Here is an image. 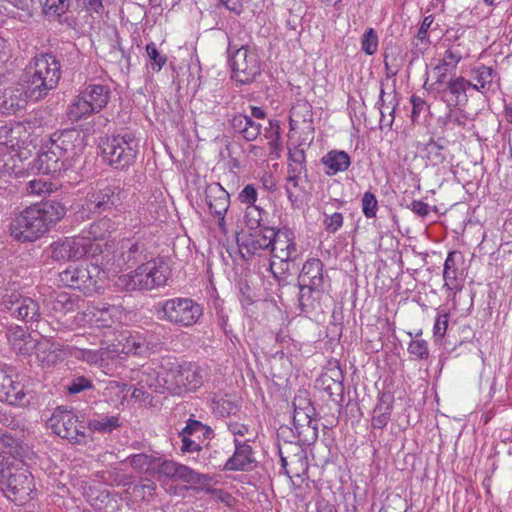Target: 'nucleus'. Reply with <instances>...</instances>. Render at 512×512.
Here are the masks:
<instances>
[{
    "label": "nucleus",
    "instance_id": "obj_1",
    "mask_svg": "<svg viewBox=\"0 0 512 512\" xmlns=\"http://www.w3.org/2000/svg\"><path fill=\"white\" fill-rule=\"evenodd\" d=\"M66 213L58 201H45L25 208L10 225L11 236L20 242H33L43 236Z\"/></svg>",
    "mask_w": 512,
    "mask_h": 512
},
{
    "label": "nucleus",
    "instance_id": "obj_2",
    "mask_svg": "<svg viewBox=\"0 0 512 512\" xmlns=\"http://www.w3.org/2000/svg\"><path fill=\"white\" fill-rule=\"evenodd\" d=\"M297 285L301 312L310 314L322 310L320 302L326 289L331 286V279L319 258H309L303 263L297 277Z\"/></svg>",
    "mask_w": 512,
    "mask_h": 512
},
{
    "label": "nucleus",
    "instance_id": "obj_3",
    "mask_svg": "<svg viewBox=\"0 0 512 512\" xmlns=\"http://www.w3.org/2000/svg\"><path fill=\"white\" fill-rule=\"evenodd\" d=\"M5 281L0 276V284ZM0 311L7 312L11 317L21 320L26 324L35 325V329L44 337H51L46 333V322L42 319L39 302L29 296H24L15 282H9L7 286H0Z\"/></svg>",
    "mask_w": 512,
    "mask_h": 512
},
{
    "label": "nucleus",
    "instance_id": "obj_4",
    "mask_svg": "<svg viewBox=\"0 0 512 512\" xmlns=\"http://www.w3.org/2000/svg\"><path fill=\"white\" fill-rule=\"evenodd\" d=\"M0 491L16 504H25L36 494L34 477L22 462L3 458L0 460Z\"/></svg>",
    "mask_w": 512,
    "mask_h": 512
},
{
    "label": "nucleus",
    "instance_id": "obj_5",
    "mask_svg": "<svg viewBox=\"0 0 512 512\" xmlns=\"http://www.w3.org/2000/svg\"><path fill=\"white\" fill-rule=\"evenodd\" d=\"M28 93L34 101L55 89L61 77V64L51 53L39 54L28 68Z\"/></svg>",
    "mask_w": 512,
    "mask_h": 512
},
{
    "label": "nucleus",
    "instance_id": "obj_6",
    "mask_svg": "<svg viewBox=\"0 0 512 512\" xmlns=\"http://www.w3.org/2000/svg\"><path fill=\"white\" fill-rule=\"evenodd\" d=\"M203 307L189 297H174L157 302L154 314L160 321L179 328H190L203 317Z\"/></svg>",
    "mask_w": 512,
    "mask_h": 512
},
{
    "label": "nucleus",
    "instance_id": "obj_7",
    "mask_svg": "<svg viewBox=\"0 0 512 512\" xmlns=\"http://www.w3.org/2000/svg\"><path fill=\"white\" fill-rule=\"evenodd\" d=\"M127 192L117 184L97 182L84 197L82 208L93 215L120 213L124 209Z\"/></svg>",
    "mask_w": 512,
    "mask_h": 512
},
{
    "label": "nucleus",
    "instance_id": "obj_8",
    "mask_svg": "<svg viewBox=\"0 0 512 512\" xmlns=\"http://www.w3.org/2000/svg\"><path fill=\"white\" fill-rule=\"evenodd\" d=\"M170 268L162 259L150 260L130 274L118 277L117 286L126 291L152 290L166 284Z\"/></svg>",
    "mask_w": 512,
    "mask_h": 512
},
{
    "label": "nucleus",
    "instance_id": "obj_9",
    "mask_svg": "<svg viewBox=\"0 0 512 512\" xmlns=\"http://www.w3.org/2000/svg\"><path fill=\"white\" fill-rule=\"evenodd\" d=\"M103 158L115 169L124 170L135 161L138 142L130 132L107 137L100 145Z\"/></svg>",
    "mask_w": 512,
    "mask_h": 512
},
{
    "label": "nucleus",
    "instance_id": "obj_10",
    "mask_svg": "<svg viewBox=\"0 0 512 512\" xmlns=\"http://www.w3.org/2000/svg\"><path fill=\"white\" fill-rule=\"evenodd\" d=\"M203 384L198 366L191 363L173 364L166 372L164 385L177 393L195 391Z\"/></svg>",
    "mask_w": 512,
    "mask_h": 512
},
{
    "label": "nucleus",
    "instance_id": "obj_11",
    "mask_svg": "<svg viewBox=\"0 0 512 512\" xmlns=\"http://www.w3.org/2000/svg\"><path fill=\"white\" fill-rule=\"evenodd\" d=\"M48 425L56 435L71 443L81 444L86 441L85 426L78 421L72 411L63 407L54 410Z\"/></svg>",
    "mask_w": 512,
    "mask_h": 512
},
{
    "label": "nucleus",
    "instance_id": "obj_12",
    "mask_svg": "<svg viewBox=\"0 0 512 512\" xmlns=\"http://www.w3.org/2000/svg\"><path fill=\"white\" fill-rule=\"evenodd\" d=\"M230 44L228 52L231 53L230 66L232 69V78L241 84H247L254 80L260 74L261 66L258 55L242 46L232 51Z\"/></svg>",
    "mask_w": 512,
    "mask_h": 512
},
{
    "label": "nucleus",
    "instance_id": "obj_13",
    "mask_svg": "<svg viewBox=\"0 0 512 512\" xmlns=\"http://www.w3.org/2000/svg\"><path fill=\"white\" fill-rule=\"evenodd\" d=\"M50 142L70 168L75 166V162L81 157L86 147L84 133L76 128L53 134Z\"/></svg>",
    "mask_w": 512,
    "mask_h": 512
},
{
    "label": "nucleus",
    "instance_id": "obj_14",
    "mask_svg": "<svg viewBox=\"0 0 512 512\" xmlns=\"http://www.w3.org/2000/svg\"><path fill=\"white\" fill-rule=\"evenodd\" d=\"M99 274L100 269L97 265H71L59 273V282L64 286L90 294L96 290Z\"/></svg>",
    "mask_w": 512,
    "mask_h": 512
},
{
    "label": "nucleus",
    "instance_id": "obj_15",
    "mask_svg": "<svg viewBox=\"0 0 512 512\" xmlns=\"http://www.w3.org/2000/svg\"><path fill=\"white\" fill-rule=\"evenodd\" d=\"M92 248V241L82 235L59 239L50 245L51 258L55 261H70L83 258Z\"/></svg>",
    "mask_w": 512,
    "mask_h": 512
},
{
    "label": "nucleus",
    "instance_id": "obj_16",
    "mask_svg": "<svg viewBox=\"0 0 512 512\" xmlns=\"http://www.w3.org/2000/svg\"><path fill=\"white\" fill-rule=\"evenodd\" d=\"M344 374L337 361L329 363L316 383L319 389L325 391L330 399L340 403L344 399Z\"/></svg>",
    "mask_w": 512,
    "mask_h": 512
},
{
    "label": "nucleus",
    "instance_id": "obj_17",
    "mask_svg": "<svg viewBox=\"0 0 512 512\" xmlns=\"http://www.w3.org/2000/svg\"><path fill=\"white\" fill-rule=\"evenodd\" d=\"M7 339L11 345V348L16 353L26 355L29 354L33 349H36L37 357L42 361L45 360L44 357L40 356V352L46 351L48 342L35 341L21 326L11 327L7 332Z\"/></svg>",
    "mask_w": 512,
    "mask_h": 512
},
{
    "label": "nucleus",
    "instance_id": "obj_18",
    "mask_svg": "<svg viewBox=\"0 0 512 512\" xmlns=\"http://www.w3.org/2000/svg\"><path fill=\"white\" fill-rule=\"evenodd\" d=\"M274 228L262 226L249 232H244L239 246L250 256L260 254L261 251H269Z\"/></svg>",
    "mask_w": 512,
    "mask_h": 512
},
{
    "label": "nucleus",
    "instance_id": "obj_19",
    "mask_svg": "<svg viewBox=\"0 0 512 512\" xmlns=\"http://www.w3.org/2000/svg\"><path fill=\"white\" fill-rule=\"evenodd\" d=\"M17 374L11 368H0V401L10 405L21 404L25 398L23 385L16 380Z\"/></svg>",
    "mask_w": 512,
    "mask_h": 512
},
{
    "label": "nucleus",
    "instance_id": "obj_20",
    "mask_svg": "<svg viewBox=\"0 0 512 512\" xmlns=\"http://www.w3.org/2000/svg\"><path fill=\"white\" fill-rule=\"evenodd\" d=\"M269 251L273 257L278 258L281 262L295 261L297 248L293 232L286 228L274 230Z\"/></svg>",
    "mask_w": 512,
    "mask_h": 512
},
{
    "label": "nucleus",
    "instance_id": "obj_21",
    "mask_svg": "<svg viewBox=\"0 0 512 512\" xmlns=\"http://www.w3.org/2000/svg\"><path fill=\"white\" fill-rule=\"evenodd\" d=\"M69 168L61 154L54 150L51 142L42 147L41 152L32 163V169L42 174L56 173Z\"/></svg>",
    "mask_w": 512,
    "mask_h": 512
},
{
    "label": "nucleus",
    "instance_id": "obj_22",
    "mask_svg": "<svg viewBox=\"0 0 512 512\" xmlns=\"http://www.w3.org/2000/svg\"><path fill=\"white\" fill-rule=\"evenodd\" d=\"M315 412L297 411L293 413V426L300 442L311 445L318 438V421Z\"/></svg>",
    "mask_w": 512,
    "mask_h": 512
},
{
    "label": "nucleus",
    "instance_id": "obj_23",
    "mask_svg": "<svg viewBox=\"0 0 512 512\" xmlns=\"http://www.w3.org/2000/svg\"><path fill=\"white\" fill-rule=\"evenodd\" d=\"M205 201L213 216L226 214L230 207V195L219 183L206 186Z\"/></svg>",
    "mask_w": 512,
    "mask_h": 512
},
{
    "label": "nucleus",
    "instance_id": "obj_24",
    "mask_svg": "<svg viewBox=\"0 0 512 512\" xmlns=\"http://www.w3.org/2000/svg\"><path fill=\"white\" fill-rule=\"evenodd\" d=\"M393 405L394 395L390 391L379 393L371 418V426L374 429H383L386 427L391 418Z\"/></svg>",
    "mask_w": 512,
    "mask_h": 512
},
{
    "label": "nucleus",
    "instance_id": "obj_25",
    "mask_svg": "<svg viewBox=\"0 0 512 512\" xmlns=\"http://www.w3.org/2000/svg\"><path fill=\"white\" fill-rule=\"evenodd\" d=\"M233 131L246 141L252 142L261 133L262 125L245 113H237L229 119Z\"/></svg>",
    "mask_w": 512,
    "mask_h": 512
},
{
    "label": "nucleus",
    "instance_id": "obj_26",
    "mask_svg": "<svg viewBox=\"0 0 512 512\" xmlns=\"http://www.w3.org/2000/svg\"><path fill=\"white\" fill-rule=\"evenodd\" d=\"M234 444V454L226 460L223 466V470H248L251 464L254 462L251 446L248 445L246 442H240L237 439L234 440Z\"/></svg>",
    "mask_w": 512,
    "mask_h": 512
},
{
    "label": "nucleus",
    "instance_id": "obj_27",
    "mask_svg": "<svg viewBox=\"0 0 512 512\" xmlns=\"http://www.w3.org/2000/svg\"><path fill=\"white\" fill-rule=\"evenodd\" d=\"M313 111L312 106L305 100H298L290 109L289 126L290 130H296L301 126L313 131Z\"/></svg>",
    "mask_w": 512,
    "mask_h": 512
},
{
    "label": "nucleus",
    "instance_id": "obj_28",
    "mask_svg": "<svg viewBox=\"0 0 512 512\" xmlns=\"http://www.w3.org/2000/svg\"><path fill=\"white\" fill-rule=\"evenodd\" d=\"M80 94L90 105H93L97 113L107 106L110 99L109 88L100 84H89Z\"/></svg>",
    "mask_w": 512,
    "mask_h": 512
},
{
    "label": "nucleus",
    "instance_id": "obj_29",
    "mask_svg": "<svg viewBox=\"0 0 512 512\" xmlns=\"http://www.w3.org/2000/svg\"><path fill=\"white\" fill-rule=\"evenodd\" d=\"M78 297L67 292H53L47 300V307L55 314H67L78 308Z\"/></svg>",
    "mask_w": 512,
    "mask_h": 512
},
{
    "label": "nucleus",
    "instance_id": "obj_30",
    "mask_svg": "<svg viewBox=\"0 0 512 512\" xmlns=\"http://www.w3.org/2000/svg\"><path fill=\"white\" fill-rule=\"evenodd\" d=\"M146 247L140 241L132 242L130 239H124L120 243L119 260L122 264L132 266L145 258Z\"/></svg>",
    "mask_w": 512,
    "mask_h": 512
},
{
    "label": "nucleus",
    "instance_id": "obj_31",
    "mask_svg": "<svg viewBox=\"0 0 512 512\" xmlns=\"http://www.w3.org/2000/svg\"><path fill=\"white\" fill-rule=\"evenodd\" d=\"M321 163L326 168L327 175H335L346 171L350 164V156L342 150H331L321 158Z\"/></svg>",
    "mask_w": 512,
    "mask_h": 512
},
{
    "label": "nucleus",
    "instance_id": "obj_32",
    "mask_svg": "<svg viewBox=\"0 0 512 512\" xmlns=\"http://www.w3.org/2000/svg\"><path fill=\"white\" fill-rule=\"evenodd\" d=\"M293 453L289 454V470H286V475L289 478L301 477L308 471L307 453L300 445L289 446Z\"/></svg>",
    "mask_w": 512,
    "mask_h": 512
},
{
    "label": "nucleus",
    "instance_id": "obj_33",
    "mask_svg": "<svg viewBox=\"0 0 512 512\" xmlns=\"http://www.w3.org/2000/svg\"><path fill=\"white\" fill-rule=\"evenodd\" d=\"M447 144L448 141L445 138L439 137L436 140L430 138L422 151L432 165H439L447 160Z\"/></svg>",
    "mask_w": 512,
    "mask_h": 512
},
{
    "label": "nucleus",
    "instance_id": "obj_34",
    "mask_svg": "<svg viewBox=\"0 0 512 512\" xmlns=\"http://www.w3.org/2000/svg\"><path fill=\"white\" fill-rule=\"evenodd\" d=\"M456 255V251L448 253L443 269L444 286L451 291H460L462 289V279L458 277V269L456 267Z\"/></svg>",
    "mask_w": 512,
    "mask_h": 512
},
{
    "label": "nucleus",
    "instance_id": "obj_35",
    "mask_svg": "<svg viewBox=\"0 0 512 512\" xmlns=\"http://www.w3.org/2000/svg\"><path fill=\"white\" fill-rule=\"evenodd\" d=\"M472 82L466 80L464 77H455L448 81L446 90L451 94L449 106H458L467 102L466 91L471 88Z\"/></svg>",
    "mask_w": 512,
    "mask_h": 512
},
{
    "label": "nucleus",
    "instance_id": "obj_36",
    "mask_svg": "<svg viewBox=\"0 0 512 512\" xmlns=\"http://www.w3.org/2000/svg\"><path fill=\"white\" fill-rule=\"evenodd\" d=\"M28 99L33 100L28 93V85L6 90L3 106L7 110L16 112L25 107Z\"/></svg>",
    "mask_w": 512,
    "mask_h": 512
},
{
    "label": "nucleus",
    "instance_id": "obj_37",
    "mask_svg": "<svg viewBox=\"0 0 512 512\" xmlns=\"http://www.w3.org/2000/svg\"><path fill=\"white\" fill-rule=\"evenodd\" d=\"M475 84L472 83V88L481 92L486 93L494 88L495 78L497 77L496 72L487 66H480L473 70Z\"/></svg>",
    "mask_w": 512,
    "mask_h": 512
},
{
    "label": "nucleus",
    "instance_id": "obj_38",
    "mask_svg": "<svg viewBox=\"0 0 512 512\" xmlns=\"http://www.w3.org/2000/svg\"><path fill=\"white\" fill-rule=\"evenodd\" d=\"M117 227L118 223L116 220L106 215L97 219L90 225L88 230V238L91 240L104 239L116 231Z\"/></svg>",
    "mask_w": 512,
    "mask_h": 512
},
{
    "label": "nucleus",
    "instance_id": "obj_39",
    "mask_svg": "<svg viewBox=\"0 0 512 512\" xmlns=\"http://www.w3.org/2000/svg\"><path fill=\"white\" fill-rule=\"evenodd\" d=\"M95 113L97 112L94 110L93 105H90L80 93L67 108V116L72 122H78L82 119H86Z\"/></svg>",
    "mask_w": 512,
    "mask_h": 512
},
{
    "label": "nucleus",
    "instance_id": "obj_40",
    "mask_svg": "<svg viewBox=\"0 0 512 512\" xmlns=\"http://www.w3.org/2000/svg\"><path fill=\"white\" fill-rule=\"evenodd\" d=\"M433 21L434 17L432 15L424 17L416 35L417 42L414 43V48L411 50L414 58H417L420 54H423L428 49L430 45L428 30L431 28Z\"/></svg>",
    "mask_w": 512,
    "mask_h": 512
},
{
    "label": "nucleus",
    "instance_id": "obj_41",
    "mask_svg": "<svg viewBox=\"0 0 512 512\" xmlns=\"http://www.w3.org/2000/svg\"><path fill=\"white\" fill-rule=\"evenodd\" d=\"M384 96H385V91L383 88H381L380 98L377 103V105L379 107V111H380V128L383 129L384 112L388 111L389 120L387 121V123L385 125L387 128L390 129L392 127V124L395 119L394 113H395L396 107L398 106V100L396 99L395 91H393V95L391 96V98L388 101L384 99Z\"/></svg>",
    "mask_w": 512,
    "mask_h": 512
},
{
    "label": "nucleus",
    "instance_id": "obj_42",
    "mask_svg": "<svg viewBox=\"0 0 512 512\" xmlns=\"http://www.w3.org/2000/svg\"><path fill=\"white\" fill-rule=\"evenodd\" d=\"M118 427H120L119 416H99L88 421V428L101 434L111 433Z\"/></svg>",
    "mask_w": 512,
    "mask_h": 512
},
{
    "label": "nucleus",
    "instance_id": "obj_43",
    "mask_svg": "<svg viewBox=\"0 0 512 512\" xmlns=\"http://www.w3.org/2000/svg\"><path fill=\"white\" fill-rule=\"evenodd\" d=\"M288 159V172L292 173L293 178L306 173V155L303 148L294 147L289 149Z\"/></svg>",
    "mask_w": 512,
    "mask_h": 512
},
{
    "label": "nucleus",
    "instance_id": "obj_44",
    "mask_svg": "<svg viewBox=\"0 0 512 512\" xmlns=\"http://www.w3.org/2000/svg\"><path fill=\"white\" fill-rule=\"evenodd\" d=\"M23 127L21 124H5L0 127V145L11 149L19 147L18 135H20Z\"/></svg>",
    "mask_w": 512,
    "mask_h": 512
},
{
    "label": "nucleus",
    "instance_id": "obj_45",
    "mask_svg": "<svg viewBox=\"0 0 512 512\" xmlns=\"http://www.w3.org/2000/svg\"><path fill=\"white\" fill-rule=\"evenodd\" d=\"M127 460L131 467L136 470L145 471L149 474L156 470L157 457L155 456L139 453L131 455Z\"/></svg>",
    "mask_w": 512,
    "mask_h": 512
},
{
    "label": "nucleus",
    "instance_id": "obj_46",
    "mask_svg": "<svg viewBox=\"0 0 512 512\" xmlns=\"http://www.w3.org/2000/svg\"><path fill=\"white\" fill-rule=\"evenodd\" d=\"M469 56V51L466 49L463 42L454 41L445 51L443 58L450 62L452 66L457 67L458 63L465 57Z\"/></svg>",
    "mask_w": 512,
    "mask_h": 512
},
{
    "label": "nucleus",
    "instance_id": "obj_47",
    "mask_svg": "<svg viewBox=\"0 0 512 512\" xmlns=\"http://www.w3.org/2000/svg\"><path fill=\"white\" fill-rule=\"evenodd\" d=\"M52 191L53 184L44 178L32 179L25 185V192L28 195L44 196Z\"/></svg>",
    "mask_w": 512,
    "mask_h": 512
},
{
    "label": "nucleus",
    "instance_id": "obj_48",
    "mask_svg": "<svg viewBox=\"0 0 512 512\" xmlns=\"http://www.w3.org/2000/svg\"><path fill=\"white\" fill-rule=\"evenodd\" d=\"M262 213L263 210L258 206L246 207L243 219L245 227L247 229L246 232L264 226L262 224Z\"/></svg>",
    "mask_w": 512,
    "mask_h": 512
},
{
    "label": "nucleus",
    "instance_id": "obj_49",
    "mask_svg": "<svg viewBox=\"0 0 512 512\" xmlns=\"http://www.w3.org/2000/svg\"><path fill=\"white\" fill-rule=\"evenodd\" d=\"M201 479H207L206 475L199 474L190 467L178 463L174 481H183L191 484H198Z\"/></svg>",
    "mask_w": 512,
    "mask_h": 512
},
{
    "label": "nucleus",
    "instance_id": "obj_50",
    "mask_svg": "<svg viewBox=\"0 0 512 512\" xmlns=\"http://www.w3.org/2000/svg\"><path fill=\"white\" fill-rule=\"evenodd\" d=\"M156 489L157 486L153 481L149 479H144L141 480L139 484L133 487V493L136 496L140 497L141 500L150 502L153 501L155 498Z\"/></svg>",
    "mask_w": 512,
    "mask_h": 512
},
{
    "label": "nucleus",
    "instance_id": "obj_51",
    "mask_svg": "<svg viewBox=\"0 0 512 512\" xmlns=\"http://www.w3.org/2000/svg\"><path fill=\"white\" fill-rule=\"evenodd\" d=\"M379 38L373 28H368L361 38V49L366 55H374L378 50Z\"/></svg>",
    "mask_w": 512,
    "mask_h": 512
},
{
    "label": "nucleus",
    "instance_id": "obj_52",
    "mask_svg": "<svg viewBox=\"0 0 512 512\" xmlns=\"http://www.w3.org/2000/svg\"><path fill=\"white\" fill-rule=\"evenodd\" d=\"M177 466V462L157 457L156 470L152 474H157L159 479L166 477L174 481Z\"/></svg>",
    "mask_w": 512,
    "mask_h": 512
},
{
    "label": "nucleus",
    "instance_id": "obj_53",
    "mask_svg": "<svg viewBox=\"0 0 512 512\" xmlns=\"http://www.w3.org/2000/svg\"><path fill=\"white\" fill-rule=\"evenodd\" d=\"M146 53L151 62L152 69L155 71H160L167 62V57L160 54L153 42L147 44Z\"/></svg>",
    "mask_w": 512,
    "mask_h": 512
},
{
    "label": "nucleus",
    "instance_id": "obj_54",
    "mask_svg": "<svg viewBox=\"0 0 512 512\" xmlns=\"http://www.w3.org/2000/svg\"><path fill=\"white\" fill-rule=\"evenodd\" d=\"M269 124L272 133L274 134V137L268 142L270 147V154L278 158L280 156V151L282 150L280 124L277 120H270Z\"/></svg>",
    "mask_w": 512,
    "mask_h": 512
},
{
    "label": "nucleus",
    "instance_id": "obj_55",
    "mask_svg": "<svg viewBox=\"0 0 512 512\" xmlns=\"http://www.w3.org/2000/svg\"><path fill=\"white\" fill-rule=\"evenodd\" d=\"M408 352L419 360H426L429 357V347L427 341L423 339H413L408 345Z\"/></svg>",
    "mask_w": 512,
    "mask_h": 512
},
{
    "label": "nucleus",
    "instance_id": "obj_56",
    "mask_svg": "<svg viewBox=\"0 0 512 512\" xmlns=\"http://www.w3.org/2000/svg\"><path fill=\"white\" fill-rule=\"evenodd\" d=\"M362 211L367 218L376 216L378 210V201L374 193L367 191L364 193L362 200Z\"/></svg>",
    "mask_w": 512,
    "mask_h": 512
},
{
    "label": "nucleus",
    "instance_id": "obj_57",
    "mask_svg": "<svg viewBox=\"0 0 512 512\" xmlns=\"http://www.w3.org/2000/svg\"><path fill=\"white\" fill-rule=\"evenodd\" d=\"M70 6V0H46L44 12L48 15L61 16Z\"/></svg>",
    "mask_w": 512,
    "mask_h": 512
},
{
    "label": "nucleus",
    "instance_id": "obj_58",
    "mask_svg": "<svg viewBox=\"0 0 512 512\" xmlns=\"http://www.w3.org/2000/svg\"><path fill=\"white\" fill-rule=\"evenodd\" d=\"M215 411L222 417H228L235 415L239 411V407L235 402L221 398L215 401Z\"/></svg>",
    "mask_w": 512,
    "mask_h": 512
},
{
    "label": "nucleus",
    "instance_id": "obj_59",
    "mask_svg": "<svg viewBox=\"0 0 512 512\" xmlns=\"http://www.w3.org/2000/svg\"><path fill=\"white\" fill-rule=\"evenodd\" d=\"M294 412L297 411H308L315 412L311 400L308 398L307 391H299V393L293 399Z\"/></svg>",
    "mask_w": 512,
    "mask_h": 512
},
{
    "label": "nucleus",
    "instance_id": "obj_60",
    "mask_svg": "<svg viewBox=\"0 0 512 512\" xmlns=\"http://www.w3.org/2000/svg\"><path fill=\"white\" fill-rule=\"evenodd\" d=\"M92 387L93 384L88 378L77 376L71 380L70 384L67 386V390L70 394H77L84 390L91 389Z\"/></svg>",
    "mask_w": 512,
    "mask_h": 512
},
{
    "label": "nucleus",
    "instance_id": "obj_61",
    "mask_svg": "<svg viewBox=\"0 0 512 512\" xmlns=\"http://www.w3.org/2000/svg\"><path fill=\"white\" fill-rule=\"evenodd\" d=\"M257 190L253 184H247L241 192L238 194V199L241 203L247 204L248 206H256L257 201Z\"/></svg>",
    "mask_w": 512,
    "mask_h": 512
},
{
    "label": "nucleus",
    "instance_id": "obj_62",
    "mask_svg": "<svg viewBox=\"0 0 512 512\" xmlns=\"http://www.w3.org/2000/svg\"><path fill=\"white\" fill-rule=\"evenodd\" d=\"M323 223L327 232L335 233L343 225V215L339 212H335L332 215H326Z\"/></svg>",
    "mask_w": 512,
    "mask_h": 512
},
{
    "label": "nucleus",
    "instance_id": "obj_63",
    "mask_svg": "<svg viewBox=\"0 0 512 512\" xmlns=\"http://www.w3.org/2000/svg\"><path fill=\"white\" fill-rule=\"evenodd\" d=\"M449 315L447 313L439 314L435 319L433 334L435 337L443 338L448 328Z\"/></svg>",
    "mask_w": 512,
    "mask_h": 512
},
{
    "label": "nucleus",
    "instance_id": "obj_64",
    "mask_svg": "<svg viewBox=\"0 0 512 512\" xmlns=\"http://www.w3.org/2000/svg\"><path fill=\"white\" fill-rule=\"evenodd\" d=\"M79 353L78 357L89 364H99L103 360L102 353L97 350L82 349Z\"/></svg>",
    "mask_w": 512,
    "mask_h": 512
}]
</instances>
